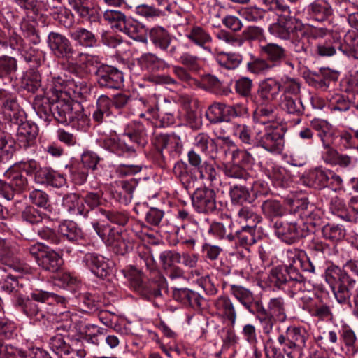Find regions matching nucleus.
<instances>
[{
  "label": "nucleus",
  "mask_w": 358,
  "mask_h": 358,
  "mask_svg": "<svg viewBox=\"0 0 358 358\" xmlns=\"http://www.w3.org/2000/svg\"><path fill=\"white\" fill-rule=\"evenodd\" d=\"M50 299L57 303L65 304L66 299L55 293L43 290H36L30 294V296L16 300V306L28 317L35 321L41 322L50 320L52 315L57 313L49 302Z\"/></svg>",
  "instance_id": "obj_1"
},
{
  "label": "nucleus",
  "mask_w": 358,
  "mask_h": 358,
  "mask_svg": "<svg viewBox=\"0 0 358 358\" xmlns=\"http://www.w3.org/2000/svg\"><path fill=\"white\" fill-rule=\"evenodd\" d=\"M50 111L55 120L61 124H71L78 129H85L89 127L90 120L84 114L83 106L71 99H58L52 103Z\"/></svg>",
  "instance_id": "obj_2"
},
{
  "label": "nucleus",
  "mask_w": 358,
  "mask_h": 358,
  "mask_svg": "<svg viewBox=\"0 0 358 358\" xmlns=\"http://www.w3.org/2000/svg\"><path fill=\"white\" fill-rule=\"evenodd\" d=\"M269 280L275 287L289 292L292 298H297L305 289V278L301 273L292 270L289 262L287 264L273 268Z\"/></svg>",
  "instance_id": "obj_3"
},
{
  "label": "nucleus",
  "mask_w": 358,
  "mask_h": 358,
  "mask_svg": "<svg viewBox=\"0 0 358 358\" xmlns=\"http://www.w3.org/2000/svg\"><path fill=\"white\" fill-rule=\"evenodd\" d=\"M275 234L282 241L292 244L301 238L314 233V225L304 223L302 218L294 219L292 215L274 224Z\"/></svg>",
  "instance_id": "obj_4"
},
{
  "label": "nucleus",
  "mask_w": 358,
  "mask_h": 358,
  "mask_svg": "<svg viewBox=\"0 0 358 358\" xmlns=\"http://www.w3.org/2000/svg\"><path fill=\"white\" fill-rule=\"evenodd\" d=\"M308 338V334L304 329L289 327L278 336L277 341L281 348H278L287 358H302Z\"/></svg>",
  "instance_id": "obj_5"
},
{
  "label": "nucleus",
  "mask_w": 358,
  "mask_h": 358,
  "mask_svg": "<svg viewBox=\"0 0 358 358\" xmlns=\"http://www.w3.org/2000/svg\"><path fill=\"white\" fill-rule=\"evenodd\" d=\"M92 227L97 235L115 254L124 255L132 250L134 243L126 232L109 226L101 225L97 222H92Z\"/></svg>",
  "instance_id": "obj_6"
},
{
  "label": "nucleus",
  "mask_w": 358,
  "mask_h": 358,
  "mask_svg": "<svg viewBox=\"0 0 358 358\" xmlns=\"http://www.w3.org/2000/svg\"><path fill=\"white\" fill-rule=\"evenodd\" d=\"M290 8L287 11L277 13V21L270 24L271 34L282 40H289L297 34H303L306 26L299 19L291 16Z\"/></svg>",
  "instance_id": "obj_7"
},
{
  "label": "nucleus",
  "mask_w": 358,
  "mask_h": 358,
  "mask_svg": "<svg viewBox=\"0 0 358 358\" xmlns=\"http://www.w3.org/2000/svg\"><path fill=\"white\" fill-rule=\"evenodd\" d=\"M324 150L322 159L327 164L338 166L346 171L355 174L358 172V159L352 156L340 153L327 140L322 142Z\"/></svg>",
  "instance_id": "obj_8"
},
{
  "label": "nucleus",
  "mask_w": 358,
  "mask_h": 358,
  "mask_svg": "<svg viewBox=\"0 0 358 358\" xmlns=\"http://www.w3.org/2000/svg\"><path fill=\"white\" fill-rule=\"evenodd\" d=\"M151 273L154 276L147 282L143 281L140 276H137L131 281V286L134 290L148 300L161 296L162 291L167 287L166 278L159 271Z\"/></svg>",
  "instance_id": "obj_9"
},
{
  "label": "nucleus",
  "mask_w": 358,
  "mask_h": 358,
  "mask_svg": "<svg viewBox=\"0 0 358 358\" xmlns=\"http://www.w3.org/2000/svg\"><path fill=\"white\" fill-rule=\"evenodd\" d=\"M255 142L268 152L280 153L284 147V136L278 124L264 127L263 131L257 134Z\"/></svg>",
  "instance_id": "obj_10"
},
{
  "label": "nucleus",
  "mask_w": 358,
  "mask_h": 358,
  "mask_svg": "<svg viewBox=\"0 0 358 358\" xmlns=\"http://www.w3.org/2000/svg\"><path fill=\"white\" fill-rule=\"evenodd\" d=\"M297 299L301 302L302 308L308 311L311 316L322 320L332 317L333 314L329 306L324 303L314 292L306 290L305 288L299 293Z\"/></svg>",
  "instance_id": "obj_11"
},
{
  "label": "nucleus",
  "mask_w": 358,
  "mask_h": 358,
  "mask_svg": "<svg viewBox=\"0 0 358 358\" xmlns=\"http://www.w3.org/2000/svg\"><path fill=\"white\" fill-rule=\"evenodd\" d=\"M95 75L101 88L117 90L123 85V73L115 66L101 64L97 68Z\"/></svg>",
  "instance_id": "obj_12"
},
{
  "label": "nucleus",
  "mask_w": 358,
  "mask_h": 358,
  "mask_svg": "<svg viewBox=\"0 0 358 358\" xmlns=\"http://www.w3.org/2000/svg\"><path fill=\"white\" fill-rule=\"evenodd\" d=\"M15 324L5 318H0V358H26L28 352H24L11 345H5L3 339L13 337Z\"/></svg>",
  "instance_id": "obj_13"
},
{
  "label": "nucleus",
  "mask_w": 358,
  "mask_h": 358,
  "mask_svg": "<svg viewBox=\"0 0 358 358\" xmlns=\"http://www.w3.org/2000/svg\"><path fill=\"white\" fill-rule=\"evenodd\" d=\"M192 203L199 213H213L217 210L215 192L206 187L197 188L192 196Z\"/></svg>",
  "instance_id": "obj_14"
},
{
  "label": "nucleus",
  "mask_w": 358,
  "mask_h": 358,
  "mask_svg": "<svg viewBox=\"0 0 358 358\" xmlns=\"http://www.w3.org/2000/svg\"><path fill=\"white\" fill-rule=\"evenodd\" d=\"M259 52L272 65L273 68L280 66L283 62L294 69V64L288 58V52L283 46L275 43H267L259 46Z\"/></svg>",
  "instance_id": "obj_15"
},
{
  "label": "nucleus",
  "mask_w": 358,
  "mask_h": 358,
  "mask_svg": "<svg viewBox=\"0 0 358 358\" xmlns=\"http://www.w3.org/2000/svg\"><path fill=\"white\" fill-rule=\"evenodd\" d=\"M48 43L51 51L57 58L69 59L74 53L71 41L59 33L50 32L48 34Z\"/></svg>",
  "instance_id": "obj_16"
},
{
  "label": "nucleus",
  "mask_w": 358,
  "mask_h": 358,
  "mask_svg": "<svg viewBox=\"0 0 358 358\" xmlns=\"http://www.w3.org/2000/svg\"><path fill=\"white\" fill-rule=\"evenodd\" d=\"M50 349L60 358H84L86 351L84 349L73 350L65 342L62 334H57L50 338Z\"/></svg>",
  "instance_id": "obj_17"
},
{
  "label": "nucleus",
  "mask_w": 358,
  "mask_h": 358,
  "mask_svg": "<svg viewBox=\"0 0 358 358\" xmlns=\"http://www.w3.org/2000/svg\"><path fill=\"white\" fill-rule=\"evenodd\" d=\"M325 280L330 285L335 296L340 288H347L350 281L353 280L345 270L335 265H331L326 269Z\"/></svg>",
  "instance_id": "obj_18"
},
{
  "label": "nucleus",
  "mask_w": 358,
  "mask_h": 358,
  "mask_svg": "<svg viewBox=\"0 0 358 358\" xmlns=\"http://www.w3.org/2000/svg\"><path fill=\"white\" fill-rule=\"evenodd\" d=\"M282 85L278 80L268 78L261 81L257 92V98L262 103H268L275 100L280 94Z\"/></svg>",
  "instance_id": "obj_19"
},
{
  "label": "nucleus",
  "mask_w": 358,
  "mask_h": 358,
  "mask_svg": "<svg viewBox=\"0 0 358 358\" xmlns=\"http://www.w3.org/2000/svg\"><path fill=\"white\" fill-rule=\"evenodd\" d=\"M83 263L99 278H103L109 274L110 267L106 258L96 252H87L83 258Z\"/></svg>",
  "instance_id": "obj_20"
},
{
  "label": "nucleus",
  "mask_w": 358,
  "mask_h": 358,
  "mask_svg": "<svg viewBox=\"0 0 358 358\" xmlns=\"http://www.w3.org/2000/svg\"><path fill=\"white\" fill-rule=\"evenodd\" d=\"M229 292L249 313L252 312L262 303L259 299L255 298L249 289L241 285H229Z\"/></svg>",
  "instance_id": "obj_21"
},
{
  "label": "nucleus",
  "mask_w": 358,
  "mask_h": 358,
  "mask_svg": "<svg viewBox=\"0 0 358 358\" xmlns=\"http://www.w3.org/2000/svg\"><path fill=\"white\" fill-rule=\"evenodd\" d=\"M217 315L222 320H227L234 327L237 320L235 304L228 296H220L213 301Z\"/></svg>",
  "instance_id": "obj_22"
},
{
  "label": "nucleus",
  "mask_w": 358,
  "mask_h": 358,
  "mask_svg": "<svg viewBox=\"0 0 358 358\" xmlns=\"http://www.w3.org/2000/svg\"><path fill=\"white\" fill-rule=\"evenodd\" d=\"M57 322L56 329L58 331L76 332L80 336L85 333L83 322H78L77 315L70 311L59 313Z\"/></svg>",
  "instance_id": "obj_23"
},
{
  "label": "nucleus",
  "mask_w": 358,
  "mask_h": 358,
  "mask_svg": "<svg viewBox=\"0 0 358 358\" xmlns=\"http://www.w3.org/2000/svg\"><path fill=\"white\" fill-rule=\"evenodd\" d=\"M68 3L80 18L90 24L100 22L101 15L99 10L90 6L88 0H68Z\"/></svg>",
  "instance_id": "obj_24"
},
{
  "label": "nucleus",
  "mask_w": 358,
  "mask_h": 358,
  "mask_svg": "<svg viewBox=\"0 0 358 358\" xmlns=\"http://www.w3.org/2000/svg\"><path fill=\"white\" fill-rule=\"evenodd\" d=\"M38 128L35 124L22 122L17 130V141L20 148L27 149L35 144Z\"/></svg>",
  "instance_id": "obj_25"
},
{
  "label": "nucleus",
  "mask_w": 358,
  "mask_h": 358,
  "mask_svg": "<svg viewBox=\"0 0 358 358\" xmlns=\"http://www.w3.org/2000/svg\"><path fill=\"white\" fill-rule=\"evenodd\" d=\"M300 217L307 220L304 223L314 225V231L316 225L321 219L322 211L313 203H310L307 199L298 200L294 203Z\"/></svg>",
  "instance_id": "obj_26"
},
{
  "label": "nucleus",
  "mask_w": 358,
  "mask_h": 358,
  "mask_svg": "<svg viewBox=\"0 0 358 358\" xmlns=\"http://www.w3.org/2000/svg\"><path fill=\"white\" fill-rule=\"evenodd\" d=\"M350 297L354 303L353 313L358 316V282L354 279L350 281L347 288L341 287L336 294V299L339 303L352 307Z\"/></svg>",
  "instance_id": "obj_27"
},
{
  "label": "nucleus",
  "mask_w": 358,
  "mask_h": 358,
  "mask_svg": "<svg viewBox=\"0 0 358 358\" xmlns=\"http://www.w3.org/2000/svg\"><path fill=\"white\" fill-rule=\"evenodd\" d=\"M185 36L194 45L208 52H211L210 48L207 45L213 41V38L209 32L201 26L194 25L191 27L187 31Z\"/></svg>",
  "instance_id": "obj_28"
},
{
  "label": "nucleus",
  "mask_w": 358,
  "mask_h": 358,
  "mask_svg": "<svg viewBox=\"0 0 358 358\" xmlns=\"http://www.w3.org/2000/svg\"><path fill=\"white\" fill-rule=\"evenodd\" d=\"M136 262L140 268L133 266L132 269L138 276L142 277L143 275V267H145L150 273H157L158 271L156 268L155 261L150 249L145 245L138 248Z\"/></svg>",
  "instance_id": "obj_29"
},
{
  "label": "nucleus",
  "mask_w": 358,
  "mask_h": 358,
  "mask_svg": "<svg viewBox=\"0 0 358 358\" xmlns=\"http://www.w3.org/2000/svg\"><path fill=\"white\" fill-rule=\"evenodd\" d=\"M124 134L134 148H143L148 143V129L141 122H134Z\"/></svg>",
  "instance_id": "obj_30"
},
{
  "label": "nucleus",
  "mask_w": 358,
  "mask_h": 358,
  "mask_svg": "<svg viewBox=\"0 0 358 358\" xmlns=\"http://www.w3.org/2000/svg\"><path fill=\"white\" fill-rule=\"evenodd\" d=\"M62 206L73 216L80 215L86 217L90 213L78 194L72 193L65 195L62 199Z\"/></svg>",
  "instance_id": "obj_31"
},
{
  "label": "nucleus",
  "mask_w": 358,
  "mask_h": 358,
  "mask_svg": "<svg viewBox=\"0 0 358 358\" xmlns=\"http://www.w3.org/2000/svg\"><path fill=\"white\" fill-rule=\"evenodd\" d=\"M71 38L80 46L91 48L97 46L98 40L95 34L84 27H76L70 31Z\"/></svg>",
  "instance_id": "obj_32"
},
{
  "label": "nucleus",
  "mask_w": 358,
  "mask_h": 358,
  "mask_svg": "<svg viewBox=\"0 0 358 358\" xmlns=\"http://www.w3.org/2000/svg\"><path fill=\"white\" fill-rule=\"evenodd\" d=\"M328 169L321 166L308 171L306 178L307 185L317 189H323L327 187Z\"/></svg>",
  "instance_id": "obj_33"
},
{
  "label": "nucleus",
  "mask_w": 358,
  "mask_h": 358,
  "mask_svg": "<svg viewBox=\"0 0 358 358\" xmlns=\"http://www.w3.org/2000/svg\"><path fill=\"white\" fill-rule=\"evenodd\" d=\"M64 264L62 257L54 250H47L38 265L43 270L57 273Z\"/></svg>",
  "instance_id": "obj_34"
},
{
  "label": "nucleus",
  "mask_w": 358,
  "mask_h": 358,
  "mask_svg": "<svg viewBox=\"0 0 358 358\" xmlns=\"http://www.w3.org/2000/svg\"><path fill=\"white\" fill-rule=\"evenodd\" d=\"M173 171L185 189L194 187L196 181V176L194 175L193 171L189 168L188 165L183 162H178L175 164Z\"/></svg>",
  "instance_id": "obj_35"
},
{
  "label": "nucleus",
  "mask_w": 358,
  "mask_h": 358,
  "mask_svg": "<svg viewBox=\"0 0 358 358\" xmlns=\"http://www.w3.org/2000/svg\"><path fill=\"white\" fill-rule=\"evenodd\" d=\"M107 145L112 152L118 156H124L126 154H134L136 152L134 145H131L124 134L122 135L121 138L108 139Z\"/></svg>",
  "instance_id": "obj_36"
},
{
  "label": "nucleus",
  "mask_w": 358,
  "mask_h": 358,
  "mask_svg": "<svg viewBox=\"0 0 358 358\" xmlns=\"http://www.w3.org/2000/svg\"><path fill=\"white\" fill-rule=\"evenodd\" d=\"M277 114L273 106H265L257 108L253 113L254 121L259 124L271 126L278 124L276 122Z\"/></svg>",
  "instance_id": "obj_37"
},
{
  "label": "nucleus",
  "mask_w": 358,
  "mask_h": 358,
  "mask_svg": "<svg viewBox=\"0 0 358 358\" xmlns=\"http://www.w3.org/2000/svg\"><path fill=\"white\" fill-rule=\"evenodd\" d=\"M341 337L345 348V355L349 357H355L358 352V342L355 331L349 326L343 325Z\"/></svg>",
  "instance_id": "obj_38"
},
{
  "label": "nucleus",
  "mask_w": 358,
  "mask_h": 358,
  "mask_svg": "<svg viewBox=\"0 0 358 358\" xmlns=\"http://www.w3.org/2000/svg\"><path fill=\"white\" fill-rule=\"evenodd\" d=\"M281 107L288 114L297 117L296 124L301 122V120L299 117L304 113V106L297 96H292L289 94L285 95L281 101Z\"/></svg>",
  "instance_id": "obj_39"
},
{
  "label": "nucleus",
  "mask_w": 358,
  "mask_h": 358,
  "mask_svg": "<svg viewBox=\"0 0 358 358\" xmlns=\"http://www.w3.org/2000/svg\"><path fill=\"white\" fill-rule=\"evenodd\" d=\"M250 313L255 315L264 334L268 335L273 331V326L278 320L267 312L262 303Z\"/></svg>",
  "instance_id": "obj_40"
},
{
  "label": "nucleus",
  "mask_w": 358,
  "mask_h": 358,
  "mask_svg": "<svg viewBox=\"0 0 358 358\" xmlns=\"http://www.w3.org/2000/svg\"><path fill=\"white\" fill-rule=\"evenodd\" d=\"M341 51V42L338 37L329 34L324 41L317 45V52L322 57H330L336 54V50Z\"/></svg>",
  "instance_id": "obj_41"
},
{
  "label": "nucleus",
  "mask_w": 358,
  "mask_h": 358,
  "mask_svg": "<svg viewBox=\"0 0 358 358\" xmlns=\"http://www.w3.org/2000/svg\"><path fill=\"white\" fill-rule=\"evenodd\" d=\"M13 254V243L8 240L0 238V261L14 271L21 272L23 271L22 267L19 264H15L11 259Z\"/></svg>",
  "instance_id": "obj_42"
},
{
  "label": "nucleus",
  "mask_w": 358,
  "mask_h": 358,
  "mask_svg": "<svg viewBox=\"0 0 358 358\" xmlns=\"http://www.w3.org/2000/svg\"><path fill=\"white\" fill-rule=\"evenodd\" d=\"M308 13L317 21H324L332 14V9L328 2L317 0L308 6Z\"/></svg>",
  "instance_id": "obj_43"
},
{
  "label": "nucleus",
  "mask_w": 358,
  "mask_h": 358,
  "mask_svg": "<svg viewBox=\"0 0 358 358\" xmlns=\"http://www.w3.org/2000/svg\"><path fill=\"white\" fill-rule=\"evenodd\" d=\"M149 38L157 48L162 50H167L171 43V36L168 31L162 27H155L149 31Z\"/></svg>",
  "instance_id": "obj_44"
},
{
  "label": "nucleus",
  "mask_w": 358,
  "mask_h": 358,
  "mask_svg": "<svg viewBox=\"0 0 358 358\" xmlns=\"http://www.w3.org/2000/svg\"><path fill=\"white\" fill-rule=\"evenodd\" d=\"M138 63L148 71H155L169 67V64L163 59L152 53H145L138 59Z\"/></svg>",
  "instance_id": "obj_45"
},
{
  "label": "nucleus",
  "mask_w": 358,
  "mask_h": 358,
  "mask_svg": "<svg viewBox=\"0 0 358 358\" xmlns=\"http://www.w3.org/2000/svg\"><path fill=\"white\" fill-rule=\"evenodd\" d=\"M58 233L62 238L70 241H76L82 238V231L73 221L64 220L58 227Z\"/></svg>",
  "instance_id": "obj_46"
},
{
  "label": "nucleus",
  "mask_w": 358,
  "mask_h": 358,
  "mask_svg": "<svg viewBox=\"0 0 358 358\" xmlns=\"http://www.w3.org/2000/svg\"><path fill=\"white\" fill-rule=\"evenodd\" d=\"M111 106V99L106 95H101L96 101V109L92 114L93 120L99 124L103 122L106 117L110 115Z\"/></svg>",
  "instance_id": "obj_47"
},
{
  "label": "nucleus",
  "mask_w": 358,
  "mask_h": 358,
  "mask_svg": "<svg viewBox=\"0 0 358 358\" xmlns=\"http://www.w3.org/2000/svg\"><path fill=\"white\" fill-rule=\"evenodd\" d=\"M78 307L82 312L92 313L99 308L100 297L89 292L80 293L78 296Z\"/></svg>",
  "instance_id": "obj_48"
},
{
  "label": "nucleus",
  "mask_w": 358,
  "mask_h": 358,
  "mask_svg": "<svg viewBox=\"0 0 358 358\" xmlns=\"http://www.w3.org/2000/svg\"><path fill=\"white\" fill-rule=\"evenodd\" d=\"M295 52L301 54L303 56H308L311 54L312 49L310 44V40L307 35V29H303V34H296L292 38L289 39Z\"/></svg>",
  "instance_id": "obj_49"
},
{
  "label": "nucleus",
  "mask_w": 358,
  "mask_h": 358,
  "mask_svg": "<svg viewBox=\"0 0 358 358\" xmlns=\"http://www.w3.org/2000/svg\"><path fill=\"white\" fill-rule=\"evenodd\" d=\"M4 175L12 185L15 194L29 189L28 180L22 173L9 169Z\"/></svg>",
  "instance_id": "obj_50"
},
{
  "label": "nucleus",
  "mask_w": 358,
  "mask_h": 358,
  "mask_svg": "<svg viewBox=\"0 0 358 358\" xmlns=\"http://www.w3.org/2000/svg\"><path fill=\"white\" fill-rule=\"evenodd\" d=\"M36 234L41 239L52 246L57 247L58 250L63 251V248H62V238L55 229L43 226L37 229Z\"/></svg>",
  "instance_id": "obj_51"
},
{
  "label": "nucleus",
  "mask_w": 358,
  "mask_h": 358,
  "mask_svg": "<svg viewBox=\"0 0 358 358\" xmlns=\"http://www.w3.org/2000/svg\"><path fill=\"white\" fill-rule=\"evenodd\" d=\"M219 65L226 69H236L242 61V56L235 52H220L215 58Z\"/></svg>",
  "instance_id": "obj_52"
},
{
  "label": "nucleus",
  "mask_w": 358,
  "mask_h": 358,
  "mask_svg": "<svg viewBox=\"0 0 358 358\" xmlns=\"http://www.w3.org/2000/svg\"><path fill=\"white\" fill-rule=\"evenodd\" d=\"M247 69L255 75H264L268 73L273 66L266 59L255 57L251 55V59L247 63Z\"/></svg>",
  "instance_id": "obj_53"
},
{
  "label": "nucleus",
  "mask_w": 358,
  "mask_h": 358,
  "mask_svg": "<svg viewBox=\"0 0 358 358\" xmlns=\"http://www.w3.org/2000/svg\"><path fill=\"white\" fill-rule=\"evenodd\" d=\"M287 256L292 270L300 273L299 268L303 271L313 273L315 266L307 257H301L296 252H287Z\"/></svg>",
  "instance_id": "obj_54"
},
{
  "label": "nucleus",
  "mask_w": 358,
  "mask_h": 358,
  "mask_svg": "<svg viewBox=\"0 0 358 358\" xmlns=\"http://www.w3.org/2000/svg\"><path fill=\"white\" fill-rule=\"evenodd\" d=\"M141 27L139 23L131 17L126 15L122 18L121 26L119 27L118 31L124 33L133 39H136L139 36Z\"/></svg>",
  "instance_id": "obj_55"
},
{
  "label": "nucleus",
  "mask_w": 358,
  "mask_h": 358,
  "mask_svg": "<svg viewBox=\"0 0 358 358\" xmlns=\"http://www.w3.org/2000/svg\"><path fill=\"white\" fill-rule=\"evenodd\" d=\"M206 117L211 123L226 122L225 103L215 102L208 106Z\"/></svg>",
  "instance_id": "obj_56"
},
{
  "label": "nucleus",
  "mask_w": 358,
  "mask_h": 358,
  "mask_svg": "<svg viewBox=\"0 0 358 358\" xmlns=\"http://www.w3.org/2000/svg\"><path fill=\"white\" fill-rule=\"evenodd\" d=\"M341 52L349 57L358 59V36L355 33L346 34L344 43H341Z\"/></svg>",
  "instance_id": "obj_57"
},
{
  "label": "nucleus",
  "mask_w": 358,
  "mask_h": 358,
  "mask_svg": "<svg viewBox=\"0 0 358 358\" xmlns=\"http://www.w3.org/2000/svg\"><path fill=\"white\" fill-rule=\"evenodd\" d=\"M261 209L263 214L269 219L281 217L284 213V208L278 200L267 199L264 201Z\"/></svg>",
  "instance_id": "obj_58"
},
{
  "label": "nucleus",
  "mask_w": 358,
  "mask_h": 358,
  "mask_svg": "<svg viewBox=\"0 0 358 358\" xmlns=\"http://www.w3.org/2000/svg\"><path fill=\"white\" fill-rule=\"evenodd\" d=\"M255 228L252 227H243L239 231L235 232V241L243 248H248L256 242L255 236Z\"/></svg>",
  "instance_id": "obj_59"
},
{
  "label": "nucleus",
  "mask_w": 358,
  "mask_h": 358,
  "mask_svg": "<svg viewBox=\"0 0 358 358\" xmlns=\"http://www.w3.org/2000/svg\"><path fill=\"white\" fill-rule=\"evenodd\" d=\"M322 236L331 241H338L344 238L345 229L342 225L327 224L322 229Z\"/></svg>",
  "instance_id": "obj_60"
},
{
  "label": "nucleus",
  "mask_w": 358,
  "mask_h": 358,
  "mask_svg": "<svg viewBox=\"0 0 358 358\" xmlns=\"http://www.w3.org/2000/svg\"><path fill=\"white\" fill-rule=\"evenodd\" d=\"M266 310L279 321H284L286 319L285 301L281 297L271 299Z\"/></svg>",
  "instance_id": "obj_61"
},
{
  "label": "nucleus",
  "mask_w": 358,
  "mask_h": 358,
  "mask_svg": "<svg viewBox=\"0 0 358 358\" xmlns=\"http://www.w3.org/2000/svg\"><path fill=\"white\" fill-rule=\"evenodd\" d=\"M238 217L241 222L247 223L245 227H252V228H255L257 224L262 221V217L247 206L240 208L238 211Z\"/></svg>",
  "instance_id": "obj_62"
},
{
  "label": "nucleus",
  "mask_w": 358,
  "mask_h": 358,
  "mask_svg": "<svg viewBox=\"0 0 358 358\" xmlns=\"http://www.w3.org/2000/svg\"><path fill=\"white\" fill-rule=\"evenodd\" d=\"M229 194L232 202L243 203V202L252 203L253 199H251L248 189L240 185H234L231 187Z\"/></svg>",
  "instance_id": "obj_63"
},
{
  "label": "nucleus",
  "mask_w": 358,
  "mask_h": 358,
  "mask_svg": "<svg viewBox=\"0 0 358 358\" xmlns=\"http://www.w3.org/2000/svg\"><path fill=\"white\" fill-rule=\"evenodd\" d=\"M180 261V254L173 250H164L159 255V262L164 271L177 266Z\"/></svg>",
  "instance_id": "obj_64"
}]
</instances>
